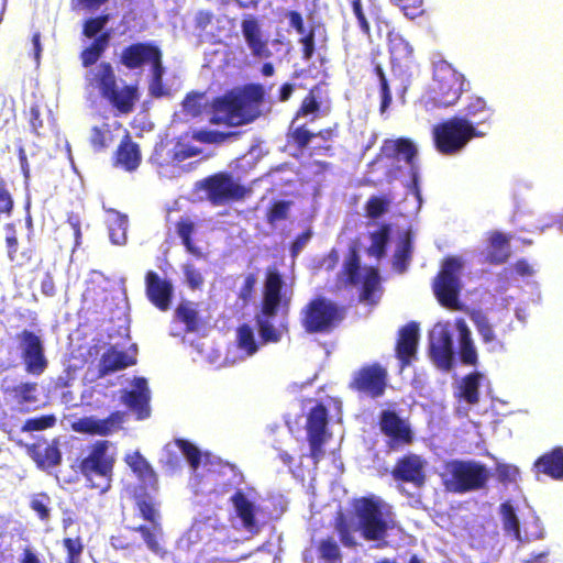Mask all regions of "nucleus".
<instances>
[{
  "instance_id": "1",
  "label": "nucleus",
  "mask_w": 563,
  "mask_h": 563,
  "mask_svg": "<svg viewBox=\"0 0 563 563\" xmlns=\"http://www.w3.org/2000/svg\"><path fill=\"white\" fill-rule=\"evenodd\" d=\"M87 86L106 100L119 114L134 111L140 99L137 85H119V78L110 62L103 60L85 75Z\"/></svg>"
},
{
  "instance_id": "2",
  "label": "nucleus",
  "mask_w": 563,
  "mask_h": 563,
  "mask_svg": "<svg viewBox=\"0 0 563 563\" xmlns=\"http://www.w3.org/2000/svg\"><path fill=\"white\" fill-rule=\"evenodd\" d=\"M111 443L108 440H97L87 446L86 452L79 455L73 470L85 479L86 486L107 493L112 486L115 457L109 452Z\"/></svg>"
},
{
  "instance_id": "3",
  "label": "nucleus",
  "mask_w": 563,
  "mask_h": 563,
  "mask_svg": "<svg viewBox=\"0 0 563 563\" xmlns=\"http://www.w3.org/2000/svg\"><path fill=\"white\" fill-rule=\"evenodd\" d=\"M345 307L318 295L310 298L299 311V322L308 334H328L345 319Z\"/></svg>"
},
{
  "instance_id": "4",
  "label": "nucleus",
  "mask_w": 563,
  "mask_h": 563,
  "mask_svg": "<svg viewBox=\"0 0 563 563\" xmlns=\"http://www.w3.org/2000/svg\"><path fill=\"white\" fill-rule=\"evenodd\" d=\"M489 477L487 466L474 460H450L445 462L441 474L443 487L454 494L484 489Z\"/></svg>"
},
{
  "instance_id": "5",
  "label": "nucleus",
  "mask_w": 563,
  "mask_h": 563,
  "mask_svg": "<svg viewBox=\"0 0 563 563\" xmlns=\"http://www.w3.org/2000/svg\"><path fill=\"white\" fill-rule=\"evenodd\" d=\"M481 135L472 121L460 117L446 119L432 129L434 147L443 155L459 153L471 140Z\"/></svg>"
},
{
  "instance_id": "6",
  "label": "nucleus",
  "mask_w": 563,
  "mask_h": 563,
  "mask_svg": "<svg viewBox=\"0 0 563 563\" xmlns=\"http://www.w3.org/2000/svg\"><path fill=\"white\" fill-rule=\"evenodd\" d=\"M294 296L292 283H288L277 266H268L262 288L261 313L276 317L280 310L288 311Z\"/></svg>"
},
{
  "instance_id": "7",
  "label": "nucleus",
  "mask_w": 563,
  "mask_h": 563,
  "mask_svg": "<svg viewBox=\"0 0 563 563\" xmlns=\"http://www.w3.org/2000/svg\"><path fill=\"white\" fill-rule=\"evenodd\" d=\"M212 115L209 120L211 124H225L239 126L254 121L258 112L249 111L243 99L235 90H229L220 97H216L211 102Z\"/></svg>"
},
{
  "instance_id": "8",
  "label": "nucleus",
  "mask_w": 563,
  "mask_h": 563,
  "mask_svg": "<svg viewBox=\"0 0 563 563\" xmlns=\"http://www.w3.org/2000/svg\"><path fill=\"white\" fill-rule=\"evenodd\" d=\"M353 508L365 540L379 541L387 537L389 526L384 518L380 500L375 497H361L355 499Z\"/></svg>"
},
{
  "instance_id": "9",
  "label": "nucleus",
  "mask_w": 563,
  "mask_h": 563,
  "mask_svg": "<svg viewBox=\"0 0 563 563\" xmlns=\"http://www.w3.org/2000/svg\"><path fill=\"white\" fill-rule=\"evenodd\" d=\"M432 101L437 107H450L460 99L464 77L456 71L449 63L441 60L433 68Z\"/></svg>"
},
{
  "instance_id": "10",
  "label": "nucleus",
  "mask_w": 563,
  "mask_h": 563,
  "mask_svg": "<svg viewBox=\"0 0 563 563\" xmlns=\"http://www.w3.org/2000/svg\"><path fill=\"white\" fill-rule=\"evenodd\" d=\"M201 187L213 206L242 201L252 192L250 187L240 184L228 172H219L206 177Z\"/></svg>"
},
{
  "instance_id": "11",
  "label": "nucleus",
  "mask_w": 563,
  "mask_h": 563,
  "mask_svg": "<svg viewBox=\"0 0 563 563\" xmlns=\"http://www.w3.org/2000/svg\"><path fill=\"white\" fill-rule=\"evenodd\" d=\"M463 263L459 257L449 256L444 258L433 284L434 294L439 302L451 310L461 308L459 295L461 290L460 273Z\"/></svg>"
},
{
  "instance_id": "12",
  "label": "nucleus",
  "mask_w": 563,
  "mask_h": 563,
  "mask_svg": "<svg viewBox=\"0 0 563 563\" xmlns=\"http://www.w3.org/2000/svg\"><path fill=\"white\" fill-rule=\"evenodd\" d=\"M387 385V368L375 362L362 365L352 374L349 389L361 397L377 399L384 396Z\"/></svg>"
},
{
  "instance_id": "13",
  "label": "nucleus",
  "mask_w": 563,
  "mask_h": 563,
  "mask_svg": "<svg viewBox=\"0 0 563 563\" xmlns=\"http://www.w3.org/2000/svg\"><path fill=\"white\" fill-rule=\"evenodd\" d=\"M16 340L24 371L34 376L42 375L48 366L42 338L31 330L23 329L16 334Z\"/></svg>"
},
{
  "instance_id": "14",
  "label": "nucleus",
  "mask_w": 563,
  "mask_h": 563,
  "mask_svg": "<svg viewBox=\"0 0 563 563\" xmlns=\"http://www.w3.org/2000/svg\"><path fill=\"white\" fill-rule=\"evenodd\" d=\"M378 426L380 432L387 437L386 445L389 451L410 445L415 440L410 424L394 410H383Z\"/></svg>"
},
{
  "instance_id": "15",
  "label": "nucleus",
  "mask_w": 563,
  "mask_h": 563,
  "mask_svg": "<svg viewBox=\"0 0 563 563\" xmlns=\"http://www.w3.org/2000/svg\"><path fill=\"white\" fill-rule=\"evenodd\" d=\"M7 405L19 413H27L40 408V386L36 382L25 380L14 385L1 386Z\"/></svg>"
},
{
  "instance_id": "16",
  "label": "nucleus",
  "mask_w": 563,
  "mask_h": 563,
  "mask_svg": "<svg viewBox=\"0 0 563 563\" xmlns=\"http://www.w3.org/2000/svg\"><path fill=\"white\" fill-rule=\"evenodd\" d=\"M328 409L324 405L318 404L312 407L307 417L306 430L310 445V456L318 463L323 454V444L327 441Z\"/></svg>"
},
{
  "instance_id": "17",
  "label": "nucleus",
  "mask_w": 563,
  "mask_h": 563,
  "mask_svg": "<svg viewBox=\"0 0 563 563\" xmlns=\"http://www.w3.org/2000/svg\"><path fill=\"white\" fill-rule=\"evenodd\" d=\"M119 60L126 69L134 70L145 65L153 67L163 60V53L154 42H135L123 47Z\"/></svg>"
},
{
  "instance_id": "18",
  "label": "nucleus",
  "mask_w": 563,
  "mask_h": 563,
  "mask_svg": "<svg viewBox=\"0 0 563 563\" xmlns=\"http://www.w3.org/2000/svg\"><path fill=\"white\" fill-rule=\"evenodd\" d=\"M124 420L125 412L115 410L103 419H98L92 416L79 418L71 423V428L78 433L108 437L119 431Z\"/></svg>"
},
{
  "instance_id": "19",
  "label": "nucleus",
  "mask_w": 563,
  "mask_h": 563,
  "mask_svg": "<svg viewBox=\"0 0 563 563\" xmlns=\"http://www.w3.org/2000/svg\"><path fill=\"white\" fill-rule=\"evenodd\" d=\"M430 355L437 366L449 371L453 366V342L452 334L446 325L435 324L429 333Z\"/></svg>"
},
{
  "instance_id": "20",
  "label": "nucleus",
  "mask_w": 563,
  "mask_h": 563,
  "mask_svg": "<svg viewBox=\"0 0 563 563\" xmlns=\"http://www.w3.org/2000/svg\"><path fill=\"white\" fill-rule=\"evenodd\" d=\"M426 461L418 454L408 453L399 457L393 470L395 481L410 483L417 488L424 486L427 481Z\"/></svg>"
},
{
  "instance_id": "21",
  "label": "nucleus",
  "mask_w": 563,
  "mask_h": 563,
  "mask_svg": "<svg viewBox=\"0 0 563 563\" xmlns=\"http://www.w3.org/2000/svg\"><path fill=\"white\" fill-rule=\"evenodd\" d=\"M383 158L404 161L411 169L413 183L417 185V163L418 150L415 143L407 137L396 140H385L379 150Z\"/></svg>"
},
{
  "instance_id": "22",
  "label": "nucleus",
  "mask_w": 563,
  "mask_h": 563,
  "mask_svg": "<svg viewBox=\"0 0 563 563\" xmlns=\"http://www.w3.org/2000/svg\"><path fill=\"white\" fill-rule=\"evenodd\" d=\"M173 285L167 279H162L154 271L145 275V294L147 299L161 311L169 309L173 298Z\"/></svg>"
},
{
  "instance_id": "23",
  "label": "nucleus",
  "mask_w": 563,
  "mask_h": 563,
  "mask_svg": "<svg viewBox=\"0 0 563 563\" xmlns=\"http://www.w3.org/2000/svg\"><path fill=\"white\" fill-rule=\"evenodd\" d=\"M113 166L122 168L125 172H135L142 162L140 145L134 142L129 132L121 139L114 154Z\"/></svg>"
},
{
  "instance_id": "24",
  "label": "nucleus",
  "mask_w": 563,
  "mask_h": 563,
  "mask_svg": "<svg viewBox=\"0 0 563 563\" xmlns=\"http://www.w3.org/2000/svg\"><path fill=\"white\" fill-rule=\"evenodd\" d=\"M419 342V327L416 322H409L399 330L396 342V356L400 361L401 368L408 366L415 358Z\"/></svg>"
},
{
  "instance_id": "25",
  "label": "nucleus",
  "mask_w": 563,
  "mask_h": 563,
  "mask_svg": "<svg viewBox=\"0 0 563 563\" xmlns=\"http://www.w3.org/2000/svg\"><path fill=\"white\" fill-rule=\"evenodd\" d=\"M241 31L253 57L267 59L272 56L268 43L263 38L261 26L255 18L244 19L241 23Z\"/></svg>"
},
{
  "instance_id": "26",
  "label": "nucleus",
  "mask_w": 563,
  "mask_h": 563,
  "mask_svg": "<svg viewBox=\"0 0 563 563\" xmlns=\"http://www.w3.org/2000/svg\"><path fill=\"white\" fill-rule=\"evenodd\" d=\"M537 477L544 475L554 481H563V446L558 445L540 455L532 465Z\"/></svg>"
},
{
  "instance_id": "27",
  "label": "nucleus",
  "mask_w": 563,
  "mask_h": 563,
  "mask_svg": "<svg viewBox=\"0 0 563 563\" xmlns=\"http://www.w3.org/2000/svg\"><path fill=\"white\" fill-rule=\"evenodd\" d=\"M230 501L243 528L252 534H257L261 531V525L256 520L257 507L255 504L241 489L234 492Z\"/></svg>"
},
{
  "instance_id": "28",
  "label": "nucleus",
  "mask_w": 563,
  "mask_h": 563,
  "mask_svg": "<svg viewBox=\"0 0 563 563\" xmlns=\"http://www.w3.org/2000/svg\"><path fill=\"white\" fill-rule=\"evenodd\" d=\"M134 386L136 389L123 394L122 401L136 413L139 420H143L150 416V394L146 379L143 377L135 378Z\"/></svg>"
},
{
  "instance_id": "29",
  "label": "nucleus",
  "mask_w": 563,
  "mask_h": 563,
  "mask_svg": "<svg viewBox=\"0 0 563 563\" xmlns=\"http://www.w3.org/2000/svg\"><path fill=\"white\" fill-rule=\"evenodd\" d=\"M136 363L135 357L124 351L110 346L100 357L98 365V377L102 378L111 373L124 369Z\"/></svg>"
},
{
  "instance_id": "30",
  "label": "nucleus",
  "mask_w": 563,
  "mask_h": 563,
  "mask_svg": "<svg viewBox=\"0 0 563 563\" xmlns=\"http://www.w3.org/2000/svg\"><path fill=\"white\" fill-rule=\"evenodd\" d=\"M29 454L36 465L42 470L57 466L62 461V453L56 442H37L29 448Z\"/></svg>"
},
{
  "instance_id": "31",
  "label": "nucleus",
  "mask_w": 563,
  "mask_h": 563,
  "mask_svg": "<svg viewBox=\"0 0 563 563\" xmlns=\"http://www.w3.org/2000/svg\"><path fill=\"white\" fill-rule=\"evenodd\" d=\"M124 461L143 485L152 488L153 490L158 488V477L156 472L139 451L128 454L124 457Z\"/></svg>"
},
{
  "instance_id": "32",
  "label": "nucleus",
  "mask_w": 563,
  "mask_h": 563,
  "mask_svg": "<svg viewBox=\"0 0 563 563\" xmlns=\"http://www.w3.org/2000/svg\"><path fill=\"white\" fill-rule=\"evenodd\" d=\"M509 256L510 251L508 238L499 231L492 232L488 238L485 262L492 265H500L506 263Z\"/></svg>"
},
{
  "instance_id": "33",
  "label": "nucleus",
  "mask_w": 563,
  "mask_h": 563,
  "mask_svg": "<svg viewBox=\"0 0 563 563\" xmlns=\"http://www.w3.org/2000/svg\"><path fill=\"white\" fill-rule=\"evenodd\" d=\"M110 40V31H104L95 37L93 41L79 54L81 66L84 68H90L91 66L96 65L108 49Z\"/></svg>"
},
{
  "instance_id": "34",
  "label": "nucleus",
  "mask_w": 563,
  "mask_h": 563,
  "mask_svg": "<svg viewBox=\"0 0 563 563\" xmlns=\"http://www.w3.org/2000/svg\"><path fill=\"white\" fill-rule=\"evenodd\" d=\"M380 290V276L379 272L374 266L365 268L363 278L361 280L360 301L368 305H375L378 301L376 292Z\"/></svg>"
},
{
  "instance_id": "35",
  "label": "nucleus",
  "mask_w": 563,
  "mask_h": 563,
  "mask_svg": "<svg viewBox=\"0 0 563 563\" xmlns=\"http://www.w3.org/2000/svg\"><path fill=\"white\" fill-rule=\"evenodd\" d=\"M361 258L355 246H351L343 263L339 278L344 286H356L360 284Z\"/></svg>"
},
{
  "instance_id": "36",
  "label": "nucleus",
  "mask_w": 563,
  "mask_h": 563,
  "mask_svg": "<svg viewBox=\"0 0 563 563\" xmlns=\"http://www.w3.org/2000/svg\"><path fill=\"white\" fill-rule=\"evenodd\" d=\"M390 234L391 225L389 223H380L377 230L369 233L371 245L366 250L367 254L377 260L383 258L387 252Z\"/></svg>"
},
{
  "instance_id": "37",
  "label": "nucleus",
  "mask_w": 563,
  "mask_h": 563,
  "mask_svg": "<svg viewBox=\"0 0 563 563\" xmlns=\"http://www.w3.org/2000/svg\"><path fill=\"white\" fill-rule=\"evenodd\" d=\"M459 329V355L464 365L474 366L477 363V352L474 346L472 334L464 321L457 323Z\"/></svg>"
},
{
  "instance_id": "38",
  "label": "nucleus",
  "mask_w": 563,
  "mask_h": 563,
  "mask_svg": "<svg viewBox=\"0 0 563 563\" xmlns=\"http://www.w3.org/2000/svg\"><path fill=\"white\" fill-rule=\"evenodd\" d=\"M463 111L464 115L461 118L472 121L474 126L488 121L492 117L490 108L481 97H472Z\"/></svg>"
},
{
  "instance_id": "39",
  "label": "nucleus",
  "mask_w": 563,
  "mask_h": 563,
  "mask_svg": "<svg viewBox=\"0 0 563 563\" xmlns=\"http://www.w3.org/2000/svg\"><path fill=\"white\" fill-rule=\"evenodd\" d=\"M412 236L410 232H406L399 240V244L395 251L393 265L398 273H404L412 256Z\"/></svg>"
},
{
  "instance_id": "40",
  "label": "nucleus",
  "mask_w": 563,
  "mask_h": 563,
  "mask_svg": "<svg viewBox=\"0 0 563 563\" xmlns=\"http://www.w3.org/2000/svg\"><path fill=\"white\" fill-rule=\"evenodd\" d=\"M176 319L185 324L187 332H196L199 329V314L191 301H181L175 310Z\"/></svg>"
},
{
  "instance_id": "41",
  "label": "nucleus",
  "mask_w": 563,
  "mask_h": 563,
  "mask_svg": "<svg viewBox=\"0 0 563 563\" xmlns=\"http://www.w3.org/2000/svg\"><path fill=\"white\" fill-rule=\"evenodd\" d=\"M287 143L295 146L299 151H303L308 147L312 139H314V132L310 131L306 124L295 125L292 120L286 134Z\"/></svg>"
},
{
  "instance_id": "42",
  "label": "nucleus",
  "mask_w": 563,
  "mask_h": 563,
  "mask_svg": "<svg viewBox=\"0 0 563 563\" xmlns=\"http://www.w3.org/2000/svg\"><path fill=\"white\" fill-rule=\"evenodd\" d=\"M321 93L320 85L313 86L307 96L302 99L300 107L295 113L294 121L299 118L308 117L310 114H318L321 109V102L319 100Z\"/></svg>"
},
{
  "instance_id": "43",
  "label": "nucleus",
  "mask_w": 563,
  "mask_h": 563,
  "mask_svg": "<svg viewBox=\"0 0 563 563\" xmlns=\"http://www.w3.org/2000/svg\"><path fill=\"white\" fill-rule=\"evenodd\" d=\"M499 512L505 532L521 541L520 523L514 506L509 501H505L500 505Z\"/></svg>"
},
{
  "instance_id": "44",
  "label": "nucleus",
  "mask_w": 563,
  "mask_h": 563,
  "mask_svg": "<svg viewBox=\"0 0 563 563\" xmlns=\"http://www.w3.org/2000/svg\"><path fill=\"white\" fill-rule=\"evenodd\" d=\"M479 378L478 373H472L463 377L460 386V397L468 405L479 401Z\"/></svg>"
},
{
  "instance_id": "45",
  "label": "nucleus",
  "mask_w": 563,
  "mask_h": 563,
  "mask_svg": "<svg viewBox=\"0 0 563 563\" xmlns=\"http://www.w3.org/2000/svg\"><path fill=\"white\" fill-rule=\"evenodd\" d=\"M273 317H265L261 312L256 314L257 331L263 344L277 343L282 339L280 331L271 321Z\"/></svg>"
},
{
  "instance_id": "46",
  "label": "nucleus",
  "mask_w": 563,
  "mask_h": 563,
  "mask_svg": "<svg viewBox=\"0 0 563 563\" xmlns=\"http://www.w3.org/2000/svg\"><path fill=\"white\" fill-rule=\"evenodd\" d=\"M236 345L247 355H253L258 351V344L255 340L253 329L247 323H243L236 329Z\"/></svg>"
},
{
  "instance_id": "47",
  "label": "nucleus",
  "mask_w": 563,
  "mask_h": 563,
  "mask_svg": "<svg viewBox=\"0 0 563 563\" xmlns=\"http://www.w3.org/2000/svg\"><path fill=\"white\" fill-rule=\"evenodd\" d=\"M235 91L243 99L249 111H257V106L264 100V89L260 84H249Z\"/></svg>"
},
{
  "instance_id": "48",
  "label": "nucleus",
  "mask_w": 563,
  "mask_h": 563,
  "mask_svg": "<svg viewBox=\"0 0 563 563\" xmlns=\"http://www.w3.org/2000/svg\"><path fill=\"white\" fill-rule=\"evenodd\" d=\"M334 529L344 547L355 548L357 545L353 536V528L347 517L342 511H339L334 518Z\"/></svg>"
},
{
  "instance_id": "49",
  "label": "nucleus",
  "mask_w": 563,
  "mask_h": 563,
  "mask_svg": "<svg viewBox=\"0 0 563 563\" xmlns=\"http://www.w3.org/2000/svg\"><path fill=\"white\" fill-rule=\"evenodd\" d=\"M196 224L189 218H181L176 222V232L181 239L186 250L191 254H198V249L195 246L191 235L195 232Z\"/></svg>"
},
{
  "instance_id": "50",
  "label": "nucleus",
  "mask_w": 563,
  "mask_h": 563,
  "mask_svg": "<svg viewBox=\"0 0 563 563\" xmlns=\"http://www.w3.org/2000/svg\"><path fill=\"white\" fill-rule=\"evenodd\" d=\"M471 320L473 321L482 341L485 344H489L497 341L494 328L489 322L488 318L483 312H473L471 314Z\"/></svg>"
},
{
  "instance_id": "51",
  "label": "nucleus",
  "mask_w": 563,
  "mask_h": 563,
  "mask_svg": "<svg viewBox=\"0 0 563 563\" xmlns=\"http://www.w3.org/2000/svg\"><path fill=\"white\" fill-rule=\"evenodd\" d=\"M136 507L142 518L152 523L154 530H161L159 514L155 508L152 498L148 496L137 497Z\"/></svg>"
},
{
  "instance_id": "52",
  "label": "nucleus",
  "mask_w": 563,
  "mask_h": 563,
  "mask_svg": "<svg viewBox=\"0 0 563 563\" xmlns=\"http://www.w3.org/2000/svg\"><path fill=\"white\" fill-rule=\"evenodd\" d=\"M338 132H339V124L338 123L333 124L332 126H328L325 129H321L318 132H314V137L321 139L324 142V144L319 145V146H314L312 148L311 154L332 155L333 154V146L331 144H328L327 142H329V141L333 140L334 137H336L338 136Z\"/></svg>"
},
{
  "instance_id": "53",
  "label": "nucleus",
  "mask_w": 563,
  "mask_h": 563,
  "mask_svg": "<svg viewBox=\"0 0 563 563\" xmlns=\"http://www.w3.org/2000/svg\"><path fill=\"white\" fill-rule=\"evenodd\" d=\"M390 201L383 196H372L365 203V216L376 220L384 216L389 209Z\"/></svg>"
},
{
  "instance_id": "54",
  "label": "nucleus",
  "mask_w": 563,
  "mask_h": 563,
  "mask_svg": "<svg viewBox=\"0 0 563 563\" xmlns=\"http://www.w3.org/2000/svg\"><path fill=\"white\" fill-rule=\"evenodd\" d=\"M126 228L128 219L124 216H118L109 223V236L113 244L124 245L126 243Z\"/></svg>"
},
{
  "instance_id": "55",
  "label": "nucleus",
  "mask_w": 563,
  "mask_h": 563,
  "mask_svg": "<svg viewBox=\"0 0 563 563\" xmlns=\"http://www.w3.org/2000/svg\"><path fill=\"white\" fill-rule=\"evenodd\" d=\"M292 201L277 200L274 201L266 212V221L271 225H275L279 221L288 219Z\"/></svg>"
},
{
  "instance_id": "56",
  "label": "nucleus",
  "mask_w": 563,
  "mask_h": 563,
  "mask_svg": "<svg viewBox=\"0 0 563 563\" xmlns=\"http://www.w3.org/2000/svg\"><path fill=\"white\" fill-rule=\"evenodd\" d=\"M152 77L148 84L150 95L155 98H161L167 95V90L163 84V77L165 73V68L163 66V60L151 67Z\"/></svg>"
},
{
  "instance_id": "57",
  "label": "nucleus",
  "mask_w": 563,
  "mask_h": 563,
  "mask_svg": "<svg viewBox=\"0 0 563 563\" xmlns=\"http://www.w3.org/2000/svg\"><path fill=\"white\" fill-rule=\"evenodd\" d=\"M203 92H188L181 103L183 110L194 118L201 115L203 112Z\"/></svg>"
},
{
  "instance_id": "58",
  "label": "nucleus",
  "mask_w": 563,
  "mask_h": 563,
  "mask_svg": "<svg viewBox=\"0 0 563 563\" xmlns=\"http://www.w3.org/2000/svg\"><path fill=\"white\" fill-rule=\"evenodd\" d=\"M175 444L186 456L190 467L197 470L200 465L201 452L200 450L186 439H176Z\"/></svg>"
},
{
  "instance_id": "59",
  "label": "nucleus",
  "mask_w": 563,
  "mask_h": 563,
  "mask_svg": "<svg viewBox=\"0 0 563 563\" xmlns=\"http://www.w3.org/2000/svg\"><path fill=\"white\" fill-rule=\"evenodd\" d=\"M233 132H220L212 130L195 131L192 139L205 144H220L234 136Z\"/></svg>"
},
{
  "instance_id": "60",
  "label": "nucleus",
  "mask_w": 563,
  "mask_h": 563,
  "mask_svg": "<svg viewBox=\"0 0 563 563\" xmlns=\"http://www.w3.org/2000/svg\"><path fill=\"white\" fill-rule=\"evenodd\" d=\"M56 417L54 415H44L40 417L29 418L21 427L22 432L42 431L54 427Z\"/></svg>"
},
{
  "instance_id": "61",
  "label": "nucleus",
  "mask_w": 563,
  "mask_h": 563,
  "mask_svg": "<svg viewBox=\"0 0 563 563\" xmlns=\"http://www.w3.org/2000/svg\"><path fill=\"white\" fill-rule=\"evenodd\" d=\"M318 551L320 559L328 562H336L342 559L340 548L332 537L321 540Z\"/></svg>"
},
{
  "instance_id": "62",
  "label": "nucleus",
  "mask_w": 563,
  "mask_h": 563,
  "mask_svg": "<svg viewBox=\"0 0 563 563\" xmlns=\"http://www.w3.org/2000/svg\"><path fill=\"white\" fill-rule=\"evenodd\" d=\"M109 22L108 14H101L96 18H89L82 25V35L88 38H95L100 33L104 32L103 29Z\"/></svg>"
},
{
  "instance_id": "63",
  "label": "nucleus",
  "mask_w": 563,
  "mask_h": 563,
  "mask_svg": "<svg viewBox=\"0 0 563 563\" xmlns=\"http://www.w3.org/2000/svg\"><path fill=\"white\" fill-rule=\"evenodd\" d=\"M388 45L390 54L395 59L409 58L413 53L410 44L399 35L390 36Z\"/></svg>"
},
{
  "instance_id": "64",
  "label": "nucleus",
  "mask_w": 563,
  "mask_h": 563,
  "mask_svg": "<svg viewBox=\"0 0 563 563\" xmlns=\"http://www.w3.org/2000/svg\"><path fill=\"white\" fill-rule=\"evenodd\" d=\"M51 498L47 494H36L31 498L30 507L36 512L42 521H47L51 517Z\"/></svg>"
}]
</instances>
